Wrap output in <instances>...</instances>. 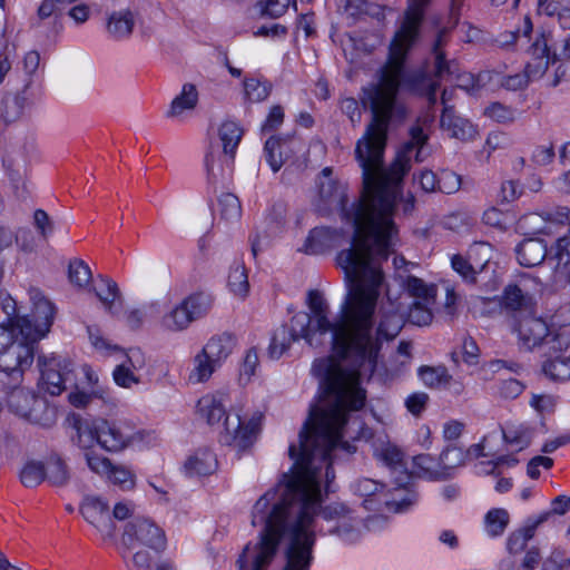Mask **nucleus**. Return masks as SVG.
I'll return each instance as SVG.
<instances>
[{"mask_svg":"<svg viewBox=\"0 0 570 570\" xmlns=\"http://www.w3.org/2000/svg\"><path fill=\"white\" fill-rule=\"evenodd\" d=\"M18 92L13 96H7L2 100L1 116L6 122H12L17 120L23 112L24 107L28 104V97L21 88H17Z\"/></svg>","mask_w":570,"mask_h":570,"instance_id":"nucleus-37","label":"nucleus"},{"mask_svg":"<svg viewBox=\"0 0 570 570\" xmlns=\"http://www.w3.org/2000/svg\"><path fill=\"white\" fill-rule=\"evenodd\" d=\"M80 512L89 523L97 528L100 523L110 521L107 504L96 497L86 498L80 507Z\"/></svg>","mask_w":570,"mask_h":570,"instance_id":"nucleus-33","label":"nucleus"},{"mask_svg":"<svg viewBox=\"0 0 570 570\" xmlns=\"http://www.w3.org/2000/svg\"><path fill=\"white\" fill-rule=\"evenodd\" d=\"M517 110L500 102H493L484 109V115L498 122H512L517 118Z\"/></svg>","mask_w":570,"mask_h":570,"instance_id":"nucleus-59","label":"nucleus"},{"mask_svg":"<svg viewBox=\"0 0 570 570\" xmlns=\"http://www.w3.org/2000/svg\"><path fill=\"white\" fill-rule=\"evenodd\" d=\"M258 365L259 360L257 351L255 348L248 350L240 366V380L246 383L249 382L256 374Z\"/></svg>","mask_w":570,"mask_h":570,"instance_id":"nucleus-62","label":"nucleus"},{"mask_svg":"<svg viewBox=\"0 0 570 570\" xmlns=\"http://www.w3.org/2000/svg\"><path fill=\"white\" fill-rule=\"evenodd\" d=\"M541 372L553 382L570 381V330H558L552 334Z\"/></svg>","mask_w":570,"mask_h":570,"instance_id":"nucleus-11","label":"nucleus"},{"mask_svg":"<svg viewBox=\"0 0 570 570\" xmlns=\"http://www.w3.org/2000/svg\"><path fill=\"white\" fill-rule=\"evenodd\" d=\"M548 259L553 263L552 274L570 265V238L567 236L558 238L551 246Z\"/></svg>","mask_w":570,"mask_h":570,"instance_id":"nucleus-38","label":"nucleus"},{"mask_svg":"<svg viewBox=\"0 0 570 570\" xmlns=\"http://www.w3.org/2000/svg\"><path fill=\"white\" fill-rule=\"evenodd\" d=\"M294 145L295 141L287 138L271 137L266 140L264 154L267 164L274 173L282 168L289 157V153L293 151Z\"/></svg>","mask_w":570,"mask_h":570,"instance_id":"nucleus-22","label":"nucleus"},{"mask_svg":"<svg viewBox=\"0 0 570 570\" xmlns=\"http://www.w3.org/2000/svg\"><path fill=\"white\" fill-rule=\"evenodd\" d=\"M198 101V92L194 85L185 83L179 96H177L170 105L167 112L168 117L176 118L186 110H193Z\"/></svg>","mask_w":570,"mask_h":570,"instance_id":"nucleus-31","label":"nucleus"},{"mask_svg":"<svg viewBox=\"0 0 570 570\" xmlns=\"http://www.w3.org/2000/svg\"><path fill=\"white\" fill-rule=\"evenodd\" d=\"M40 65V55L39 52L32 50L24 55L22 60V69H23V79H22V91L27 92V90L32 85V77L36 75Z\"/></svg>","mask_w":570,"mask_h":570,"instance_id":"nucleus-55","label":"nucleus"},{"mask_svg":"<svg viewBox=\"0 0 570 570\" xmlns=\"http://www.w3.org/2000/svg\"><path fill=\"white\" fill-rule=\"evenodd\" d=\"M219 367L205 353L199 351L193 357V368L189 372L188 381L191 384L205 383Z\"/></svg>","mask_w":570,"mask_h":570,"instance_id":"nucleus-29","label":"nucleus"},{"mask_svg":"<svg viewBox=\"0 0 570 570\" xmlns=\"http://www.w3.org/2000/svg\"><path fill=\"white\" fill-rule=\"evenodd\" d=\"M216 469L217 460L209 449H198L184 463V471L190 478L209 475Z\"/></svg>","mask_w":570,"mask_h":570,"instance_id":"nucleus-23","label":"nucleus"},{"mask_svg":"<svg viewBox=\"0 0 570 570\" xmlns=\"http://www.w3.org/2000/svg\"><path fill=\"white\" fill-rule=\"evenodd\" d=\"M12 390L8 396V406L17 415L41 426H51L55 424L57 414L55 407L49 406L48 402L33 392L24 389ZM8 392L9 389L3 390Z\"/></svg>","mask_w":570,"mask_h":570,"instance_id":"nucleus-8","label":"nucleus"},{"mask_svg":"<svg viewBox=\"0 0 570 570\" xmlns=\"http://www.w3.org/2000/svg\"><path fill=\"white\" fill-rule=\"evenodd\" d=\"M446 33L445 29L438 32L432 49L435 57L434 77L440 80L448 79L455 70V63L453 61L445 60V55L442 51V47L446 43Z\"/></svg>","mask_w":570,"mask_h":570,"instance_id":"nucleus-27","label":"nucleus"},{"mask_svg":"<svg viewBox=\"0 0 570 570\" xmlns=\"http://www.w3.org/2000/svg\"><path fill=\"white\" fill-rule=\"evenodd\" d=\"M46 479L45 465L41 462H28L20 472V480L27 488L39 485Z\"/></svg>","mask_w":570,"mask_h":570,"instance_id":"nucleus-46","label":"nucleus"},{"mask_svg":"<svg viewBox=\"0 0 570 570\" xmlns=\"http://www.w3.org/2000/svg\"><path fill=\"white\" fill-rule=\"evenodd\" d=\"M322 480L283 474L267 491L274 492L268 499L266 515L275 519L277 546L283 537L288 540L283 570H309L315 543L314 517L322 503Z\"/></svg>","mask_w":570,"mask_h":570,"instance_id":"nucleus-4","label":"nucleus"},{"mask_svg":"<svg viewBox=\"0 0 570 570\" xmlns=\"http://www.w3.org/2000/svg\"><path fill=\"white\" fill-rule=\"evenodd\" d=\"M491 246L488 243H475L468 252V258L453 255L452 268L466 282L473 283L490 261Z\"/></svg>","mask_w":570,"mask_h":570,"instance_id":"nucleus-15","label":"nucleus"},{"mask_svg":"<svg viewBox=\"0 0 570 570\" xmlns=\"http://www.w3.org/2000/svg\"><path fill=\"white\" fill-rule=\"evenodd\" d=\"M528 302L529 297L519 286L510 284L503 289L501 305L505 309L521 311L528 305Z\"/></svg>","mask_w":570,"mask_h":570,"instance_id":"nucleus-41","label":"nucleus"},{"mask_svg":"<svg viewBox=\"0 0 570 570\" xmlns=\"http://www.w3.org/2000/svg\"><path fill=\"white\" fill-rule=\"evenodd\" d=\"M73 428L77 432L75 441L81 449L89 450L95 443L98 444V420L89 422L75 419Z\"/></svg>","mask_w":570,"mask_h":570,"instance_id":"nucleus-35","label":"nucleus"},{"mask_svg":"<svg viewBox=\"0 0 570 570\" xmlns=\"http://www.w3.org/2000/svg\"><path fill=\"white\" fill-rule=\"evenodd\" d=\"M46 478L56 487H62L69 481V471L60 458H51L45 466Z\"/></svg>","mask_w":570,"mask_h":570,"instance_id":"nucleus-44","label":"nucleus"},{"mask_svg":"<svg viewBox=\"0 0 570 570\" xmlns=\"http://www.w3.org/2000/svg\"><path fill=\"white\" fill-rule=\"evenodd\" d=\"M335 230L330 227H317L311 230L307 240V252L311 254H316L320 249L328 245L334 238Z\"/></svg>","mask_w":570,"mask_h":570,"instance_id":"nucleus-47","label":"nucleus"},{"mask_svg":"<svg viewBox=\"0 0 570 570\" xmlns=\"http://www.w3.org/2000/svg\"><path fill=\"white\" fill-rule=\"evenodd\" d=\"M435 302L413 301L409 308V321L417 326H426L432 323V307Z\"/></svg>","mask_w":570,"mask_h":570,"instance_id":"nucleus-40","label":"nucleus"},{"mask_svg":"<svg viewBox=\"0 0 570 570\" xmlns=\"http://www.w3.org/2000/svg\"><path fill=\"white\" fill-rule=\"evenodd\" d=\"M412 11H406L404 21L395 33L386 63L379 71V79L362 88L361 101L372 114L363 136L356 141L355 157L365 175H372L384 164L387 132L393 121L406 117L407 109L399 98L407 50L417 36L428 0H412Z\"/></svg>","mask_w":570,"mask_h":570,"instance_id":"nucleus-3","label":"nucleus"},{"mask_svg":"<svg viewBox=\"0 0 570 570\" xmlns=\"http://www.w3.org/2000/svg\"><path fill=\"white\" fill-rule=\"evenodd\" d=\"M299 338H303V333L294 328L293 316L289 328L286 325H282L274 332L268 346L269 357L273 360L279 358L291 347L292 343Z\"/></svg>","mask_w":570,"mask_h":570,"instance_id":"nucleus-25","label":"nucleus"},{"mask_svg":"<svg viewBox=\"0 0 570 570\" xmlns=\"http://www.w3.org/2000/svg\"><path fill=\"white\" fill-rule=\"evenodd\" d=\"M220 217L227 222H236L242 216V206L238 197L232 193L223 194L219 199Z\"/></svg>","mask_w":570,"mask_h":570,"instance_id":"nucleus-45","label":"nucleus"},{"mask_svg":"<svg viewBox=\"0 0 570 570\" xmlns=\"http://www.w3.org/2000/svg\"><path fill=\"white\" fill-rule=\"evenodd\" d=\"M548 520L549 513H541L537 518L529 519L523 528L512 532L507 541L510 554L518 556L528 550L530 548L528 543L534 537L537 528Z\"/></svg>","mask_w":570,"mask_h":570,"instance_id":"nucleus-18","label":"nucleus"},{"mask_svg":"<svg viewBox=\"0 0 570 570\" xmlns=\"http://www.w3.org/2000/svg\"><path fill=\"white\" fill-rule=\"evenodd\" d=\"M540 37H546L548 39L550 62L570 59V33L560 41L554 40L551 33H542Z\"/></svg>","mask_w":570,"mask_h":570,"instance_id":"nucleus-51","label":"nucleus"},{"mask_svg":"<svg viewBox=\"0 0 570 570\" xmlns=\"http://www.w3.org/2000/svg\"><path fill=\"white\" fill-rule=\"evenodd\" d=\"M468 454H465V451L456 445L448 446L440 454V462L444 469H454L461 466L465 463Z\"/></svg>","mask_w":570,"mask_h":570,"instance_id":"nucleus-57","label":"nucleus"},{"mask_svg":"<svg viewBox=\"0 0 570 570\" xmlns=\"http://www.w3.org/2000/svg\"><path fill=\"white\" fill-rule=\"evenodd\" d=\"M441 127L450 137L468 142L478 137V129L465 118L456 116L452 107L445 106L441 116Z\"/></svg>","mask_w":570,"mask_h":570,"instance_id":"nucleus-17","label":"nucleus"},{"mask_svg":"<svg viewBox=\"0 0 570 570\" xmlns=\"http://www.w3.org/2000/svg\"><path fill=\"white\" fill-rule=\"evenodd\" d=\"M235 346L236 337L229 333H222L212 336L200 351L218 366H222L233 353Z\"/></svg>","mask_w":570,"mask_h":570,"instance_id":"nucleus-21","label":"nucleus"},{"mask_svg":"<svg viewBox=\"0 0 570 570\" xmlns=\"http://www.w3.org/2000/svg\"><path fill=\"white\" fill-rule=\"evenodd\" d=\"M530 404L540 414H551L557 407L558 396L553 394H533Z\"/></svg>","mask_w":570,"mask_h":570,"instance_id":"nucleus-61","label":"nucleus"},{"mask_svg":"<svg viewBox=\"0 0 570 570\" xmlns=\"http://www.w3.org/2000/svg\"><path fill=\"white\" fill-rule=\"evenodd\" d=\"M474 224L473 217L464 212H456L446 215L443 219V226L455 233H465L471 229Z\"/></svg>","mask_w":570,"mask_h":570,"instance_id":"nucleus-52","label":"nucleus"},{"mask_svg":"<svg viewBox=\"0 0 570 570\" xmlns=\"http://www.w3.org/2000/svg\"><path fill=\"white\" fill-rule=\"evenodd\" d=\"M228 287L235 296L244 298L249 289V283L245 266L240 263H235L228 274Z\"/></svg>","mask_w":570,"mask_h":570,"instance_id":"nucleus-39","label":"nucleus"},{"mask_svg":"<svg viewBox=\"0 0 570 570\" xmlns=\"http://www.w3.org/2000/svg\"><path fill=\"white\" fill-rule=\"evenodd\" d=\"M218 136L224 154L233 158L243 137L242 127L234 120H225L219 126Z\"/></svg>","mask_w":570,"mask_h":570,"instance_id":"nucleus-28","label":"nucleus"},{"mask_svg":"<svg viewBox=\"0 0 570 570\" xmlns=\"http://www.w3.org/2000/svg\"><path fill=\"white\" fill-rule=\"evenodd\" d=\"M98 445L107 452L119 453L144 440L141 431L126 420L98 419Z\"/></svg>","mask_w":570,"mask_h":570,"instance_id":"nucleus-10","label":"nucleus"},{"mask_svg":"<svg viewBox=\"0 0 570 570\" xmlns=\"http://www.w3.org/2000/svg\"><path fill=\"white\" fill-rule=\"evenodd\" d=\"M189 318L194 323L203 318L212 308V298L204 293H194L181 301Z\"/></svg>","mask_w":570,"mask_h":570,"instance_id":"nucleus-36","label":"nucleus"},{"mask_svg":"<svg viewBox=\"0 0 570 570\" xmlns=\"http://www.w3.org/2000/svg\"><path fill=\"white\" fill-rule=\"evenodd\" d=\"M246 97L253 102L265 100L271 92V86L257 79H248L244 82Z\"/></svg>","mask_w":570,"mask_h":570,"instance_id":"nucleus-60","label":"nucleus"},{"mask_svg":"<svg viewBox=\"0 0 570 570\" xmlns=\"http://www.w3.org/2000/svg\"><path fill=\"white\" fill-rule=\"evenodd\" d=\"M85 459L88 468L99 474L106 476L108 471L110 470L112 463L108 458L101 456L97 453L87 451L85 453Z\"/></svg>","mask_w":570,"mask_h":570,"instance_id":"nucleus-63","label":"nucleus"},{"mask_svg":"<svg viewBox=\"0 0 570 570\" xmlns=\"http://www.w3.org/2000/svg\"><path fill=\"white\" fill-rule=\"evenodd\" d=\"M68 277L71 284L78 287H83L89 283L91 278V272L85 262L80 259H73L69 263Z\"/></svg>","mask_w":570,"mask_h":570,"instance_id":"nucleus-54","label":"nucleus"},{"mask_svg":"<svg viewBox=\"0 0 570 570\" xmlns=\"http://www.w3.org/2000/svg\"><path fill=\"white\" fill-rule=\"evenodd\" d=\"M136 23V13L129 9L112 11L106 18V31L114 40H124L130 37Z\"/></svg>","mask_w":570,"mask_h":570,"instance_id":"nucleus-19","label":"nucleus"},{"mask_svg":"<svg viewBox=\"0 0 570 570\" xmlns=\"http://www.w3.org/2000/svg\"><path fill=\"white\" fill-rule=\"evenodd\" d=\"M517 259L524 267L540 265L548 257V247L544 240L539 238L523 239L515 248Z\"/></svg>","mask_w":570,"mask_h":570,"instance_id":"nucleus-20","label":"nucleus"},{"mask_svg":"<svg viewBox=\"0 0 570 570\" xmlns=\"http://www.w3.org/2000/svg\"><path fill=\"white\" fill-rule=\"evenodd\" d=\"M14 57L13 48L9 47L7 39L0 37V85L8 78V83L12 80V61Z\"/></svg>","mask_w":570,"mask_h":570,"instance_id":"nucleus-48","label":"nucleus"},{"mask_svg":"<svg viewBox=\"0 0 570 570\" xmlns=\"http://www.w3.org/2000/svg\"><path fill=\"white\" fill-rule=\"evenodd\" d=\"M542 216L543 213H531L523 215L519 220V227L532 234H549V226L546 224V219H543Z\"/></svg>","mask_w":570,"mask_h":570,"instance_id":"nucleus-56","label":"nucleus"},{"mask_svg":"<svg viewBox=\"0 0 570 570\" xmlns=\"http://www.w3.org/2000/svg\"><path fill=\"white\" fill-rule=\"evenodd\" d=\"M350 511L343 504H332L325 507L321 514L326 520H335L338 522L335 530H331V532L337 533L346 541H354L357 538V534L354 533V525L350 522L348 518Z\"/></svg>","mask_w":570,"mask_h":570,"instance_id":"nucleus-24","label":"nucleus"},{"mask_svg":"<svg viewBox=\"0 0 570 570\" xmlns=\"http://www.w3.org/2000/svg\"><path fill=\"white\" fill-rule=\"evenodd\" d=\"M510 517L504 509H492L485 514V530L491 537L501 535L508 527Z\"/></svg>","mask_w":570,"mask_h":570,"instance_id":"nucleus-43","label":"nucleus"},{"mask_svg":"<svg viewBox=\"0 0 570 570\" xmlns=\"http://www.w3.org/2000/svg\"><path fill=\"white\" fill-rule=\"evenodd\" d=\"M374 456L392 469L403 466V451L389 440H376L374 444Z\"/></svg>","mask_w":570,"mask_h":570,"instance_id":"nucleus-30","label":"nucleus"},{"mask_svg":"<svg viewBox=\"0 0 570 570\" xmlns=\"http://www.w3.org/2000/svg\"><path fill=\"white\" fill-rule=\"evenodd\" d=\"M530 59L527 62L524 73L505 76L501 85L508 90H520L528 86L530 79L541 78L550 65L548 39L538 37L529 48Z\"/></svg>","mask_w":570,"mask_h":570,"instance_id":"nucleus-12","label":"nucleus"},{"mask_svg":"<svg viewBox=\"0 0 570 570\" xmlns=\"http://www.w3.org/2000/svg\"><path fill=\"white\" fill-rule=\"evenodd\" d=\"M338 8L353 21L365 14L377 19L384 17L383 9L379 4L368 2L367 0H338Z\"/></svg>","mask_w":570,"mask_h":570,"instance_id":"nucleus-26","label":"nucleus"},{"mask_svg":"<svg viewBox=\"0 0 570 570\" xmlns=\"http://www.w3.org/2000/svg\"><path fill=\"white\" fill-rule=\"evenodd\" d=\"M122 543L129 550L147 547L160 551L166 546V537L164 531L149 519L135 518L125 527Z\"/></svg>","mask_w":570,"mask_h":570,"instance_id":"nucleus-14","label":"nucleus"},{"mask_svg":"<svg viewBox=\"0 0 570 570\" xmlns=\"http://www.w3.org/2000/svg\"><path fill=\"white\" fill-rule=\"evenodd\" d=\"M407 294L413 301L435 302L436 289L434 285H428L423 279L415 276H406L401 282Z\"/></svg>","mask_w":570,"mask_h":570,"instance_id":"nucleus-34","label":"nucleus"},{"mask_svg":"<svg viewBox=\"0 0 570 570\" xmlns=\"http://www.w3.org/2000/svg\"><path fill=\"white\" fill-rule=\"evenodd\" d=\"M40 368V385L51 395H60L67 383L73 381L72 363L57 355H41L38 357Z\"/></svg>","mask_w":570,"mask_h":570,"instance_id":"nucleus-13","label":"nucleus"},{"mask_svg":"<svg viewBox=\"0 0 570 570\" xmlns=\"http://www.w3.org/2000/svg\"><path fill=\"white\" fill-rule=\"evenodd\" d=\"M382 258L356 248L342 249L336 263L345 275L347 293L334 321L328 318V305L317 291L308 293L309 313L294 315V328L312 347L326 343L331 334L333 355L315 360L312 373L320 379L322 395L312 405L299 435L298 449L292 444L288 454L294 464L286 473L302 478L334 480L332 464L338 452L348 454L355 446L343 442L351 412L361 410L366 392L361 380L371 379L382 364L384 341H393L403 327L399 308L384 305L374 331L373 316L384 285Z\"/></svg>","mask_w":570,"mask_h":570,"instance_id":"nucleus-1","label":"nucleus"},{"mask_svg":"<svg viewBox=\"0 0 570 570\" xmlns=\"http://www.w3.org/2000/svg\"><path fill=\"white\" fill-rule=\"evenodd\" d=\"M35 360V348L19 334L14 318L0 324V390L19 385Z\"/></svg>","mask_w":570,"mask_h":570,"instance_id":"nucleus-6","label":"nucleus"},{"mask_svg":"<svg viewBox=\"0 0 570 570\" xmlns=\"http://www.w3.org/2000/svg\"><path fill=\"white\" fill-rule=\"evenodd\" d=\"M106 478L122 490H131L136 485V474L128 466L112 464Z\"/></svg>","mask_w":570,"mask_h":570,"instance_id":"nucleus-42","label":"nucleus"},{"mask_svg":"<svg viewBox=\"0 0 570 570\" xmlns=\"http://www.w3.org/2000/svg\"><path fill=\"white\" fill-rule=\"evenodd\" d=\"M490 79L491 73L489 71H483L478 75L466 72L458 76V87L464 89L471 95H475Z\"/></svg>","mask_w":570,"mask_h":570,"instance_id":"nucleus-49","label":"nucleus"},{"mask_svg":"<svg viewBox=\"0 0 570 570\" xmlns=\"http://www.w3.org/2000/svg\"><path fill=\"white\" fill-rule=\"evenodd\" d=\"M227 400V394L222 392L204 395L197 404L198 413L210 425L219 423L225 417L223 442L237 451H245L256 440L262 415L253 416L247 423L242 421L239 414L226 415Z\"/></svg>","mask_w":570,"mask_h":570,"instance_id":"nucleus-5","label":"nucleus"},{"mask_svg":"<svg viewBox=\"0 0 570 570\" xmlns=\"http://www.w3.org/2000/svg\"><path fill=\"white\" fill-rule=\"evenodd\" d=\"M33 309L30 315L16 316L19 334L27 337L35 347L45 337L52 325L55 307L39 291L31 292Z\"/></svg>","mask_w":570,"mask_h":570,"instance_id":"nucleus-9","label":"nucleus"},{"mask_svg":"<svg viewBox=\"0 0 570 570\" xmlns=\"http://www.w3.org/2000/svg\"><path fill=\"white\" fill-rule=\"evenodd\" d=\"M419 374L423 383L429 387H440L452 379L444 367L422 366Z\"/></svg>","mask_w":570,"mask_h":570,"instance_id":"nucleus-50","label":"nucleus"},{"mask_svg":"<svg viewBox=\"0 0 570 570\" xmlns=\"http://www.w3.org/2000/svg\"><path fill=\"white\" fill-rule=\"evenodd\" d=\"M542 217L546 219V224L548 225H570V208L559 206L552 210L543 212Z\"/></svg>","mask_w":570,"mask_h":570,"instance_id":"nucleus-64","label":"nucleus"},{"mask_svg":"<svg viewBox=\"0 0 570 570\" xmlns=\"http://www.w3.org/2000/svg\"><path fill=\"white\" fill-rule=\"evenodd\" d=\"M557 331H551L544 320L534 316L523 317L515 328L519 345L525 351H533L543 344L548 346V341Z\"/></svg>","mask_w":570,"mask_h":570,"instance_id":"nucleus-16","label":"nucleus"},{"mask_svg":"<svg viewBox=\"0 0 570 570\" xmlns=\"http://www.w3.org/2000/svg\"><path fill=\"white\" fill-rule=\"evenodd\" d=\"M505 442L514 445L517 449L522 450L531 442L532 432L529 428L523 425L510 426L503 431Z\"/></svg>","mask_w":570,"mask_h":570,"instance_id":"nucleus-53","label":"nucleus"},{"mask_svg":"<svg viewBox=\"0 0 570 570\" xmlns=\"http://www.w3.org/2000/svg\"><path fill=\"white\" fill-rule=\"evenodd\" d=\"M274 492H265L254 504L252 511V525H264L259 534V541L250 547L245 546L237 560L238 570H245L250 564L252 570H266L277 552V535L273 517L266 515L268 499Z\"/></svg>","mask_w":570,"mask_h":570,"instance_id":"nucleus-7","label":"nucleus"},{"mask_svg":"<svg viewBox=\"0 0 570 570\" xmlns=\"http://www.w3.org/2000/svg\"><path fill=\"white\" fill-rule=\"evenodd\" d=\"M181 302L174 306L169 312L165 313L160 318L163 330L171 333H178L187 330L191 324Z\"/></svg>","mask_w":570,"mask_h":570,"instance_id":"nucleus-32","label":"nucleus"},{"mask_svg":"<svg viewBox=\"0 0 570 570\" xmlns=\"http://www.w3.org/2000/svg\"><path fill=\"white\" fill-rule=\"evenodd\" d=\"M112 377L118 386L125 389H131L134 385H138L140 383V377L135 374V371L131 370L128 364L125 363H120L115 367Z\"/></svg>","mask_w":570,"mask_h":570,"instance_id":"nucleus-58","label":"nucleus"},{"mask_svg":"<svg viewBox=\"0 0 570 570\" xmlns=\"http://www.w3.org/2000/svg\"><path fill=\"white\" fill-rule=\"evenodd\" d=\"M428 135L419 125L411 127L410 140L389 168L379 165L372 175H365L362 168L363 193L361 198L347 206V186L333 177V169L325 167L317 177L316 210L324 215L341 214L353 224L354 233L351 246L357 252L387 258L395 245L397 235L393 222L394 207L399 195V185L411 168V154L415 151V161L424 160L423 146Z\"/></svg>","mask_w":570,"mask_h":570,"instance_id":"nucleus-2","label":"nucleus"}]
</instances>
